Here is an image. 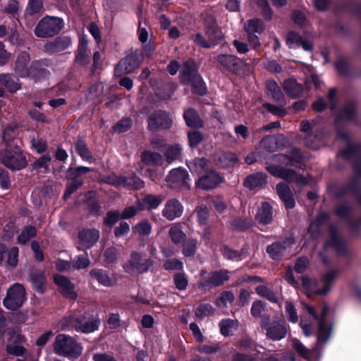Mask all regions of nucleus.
<instances>
[{
	"instance_id": "obj_1",
	"label": "nucleus",
	"mask_w": 361,
	"mask_h": 361,
	"mask_svg": "<svg viewBox=\"0 0 361 361\" xmlns=\"http://www.w3.org/2000/svg\"><path fill=\"white\" fill-rule=\"evenodd\" d=\"M302 305L309 314L318 321L319 331L317 334V345L314 348L310 350L305 348V346L296 338L293 339L292 342L293 348L298 353V354L309 360L312 357V355L316 353L318 345L325 343L330 337L331 329L326 326L325 323V317L329 312V308L326 305H324L321 315L318 317L312 306L306 303H302Z\"/></svg>"
},
{
	"instance_id": "obj_2",
	"label": "nucleus",
	"mask_w": 361,
	"mask_h": 361,
	"mask_svg": "<svg viewBox=\"0 0 361 361\" xmlns=\"http://www.w3.org/2000/svg\"><path fill=\"white\" fill-rule=\"evenodd\" d=\"M53 350L56 355L71 360L77 359L82 353L81 345L74 338L63 334L56 336Z\"/></svg>"
},
{
	"instance_id": "obj_3",
	"label": "nucleus",
	"mask_w": 361,
	"mask_h": 361,
	"mask_svg": "<svg viewBox=\"0 0 361 361\" xmlns=\"http://www.w3.org/2000/svg\"><path fill=\"white\" fill-rule=\"evenodd\" d=\"M337 273L336 271H329L326 273L321 280L322 288H317V283L314 280H312L307 276L302 278V285L305 290L306 294L308 297L313 295H324L327 294L336 279Z\"/></svg>"
},
{
	"instance_id": "obj_4",
	"label": "nucleus",
	"mask_w": 361,
	"mask_h": 361,
	"mask_svg": "<svg viewBox=\"0 0 361 361\" xmlns=\"http://www.w3.org/2000/svg\"><path fill=\"white\" fill-rule=\"evenodd\" d=\"M181 82L191 85L192 91L202 95L206 92V86L201 77L197 74L196 66L192 60L185 62L184 68L180 73Z\"/></svg>"
},
{
	"instance_id": "obj_5",
	"label": "nucleus",
	"mask_w": 361,
	"mask_h": 361,
	"mask_svg": "<svg viewBox=\"0 0 361 361\" xmlns=\"http://www.w3.org/2000/svg\"><path fill=\"white\" fill-rule=\"evenodd\" d=\"M63 27V21L61 18L46 16L38 22L34 33L39 38L52 37L58 35Z\"/></svg>"
},
{
	"instance_id": "obj_6",
	"label": "nucleus",
	"mask_w": 361,
	"mask_h": 361,
	"mask_svg": "<svg viewBox=\"0 0 361 361\" xmlns=\"http://www.w3.org/2000/svg\"><path fill=\"white\" fill-rule=\"evenodd\" d=\"M0 159L4 166L12 170H20L27 166L25 157L16 145H8L1 152Z\"/></svg>"
},
{
	"instance_id": "obj_7",
	"label": "nucleus",
	"mask_w": 361,
	"mask_h": 361,
	"mask_svg": "<svg viewBox=\"0 0 361 361\" xmlns=\"http://www.w3.org/2000/svg\"><path fill=\"white\" fill-rule=\"evenodd\" d=\"M261 327L267 336L273 341H279L285 338L287 328L282 319H271L269 317H263Z\"/></svg>"
},
{
	"instance_id": "obj_8",
	"label": "nucleus",
	"mask_w": 361,
	"mask_h": 361,
	"mask_svg": "<svg viewBox=\"0 0 361 361\" xmlns=\"http://www.w3.org/2000/svg\"><path fill=\"white\" fill-rule=\"evenodd\" d=\"M25 300V288L22 284L16 283L7 290L3 305L8 310H17L22 307Z\"/></svg>"
},
{
	"instance_id": "obj_9",
	"label": "nucleus",
	"mask_w": 361,
	"mask_h": 361,
	"mask_svg": "<svg viewBox=\"0 0 361 361\" xmlns=\"http://www.w3.org/2000/svg\"><path fill=\"white\" fill-rule=\"evenodd\" d=\"M25 338L21 334V331L18 328H14L9 332V338L6 345L8 353L16 356L24 355L26 349L23 346Z\"/></svg>"
},
{
	"instance_id": "obj_10",
	"label": "nucleus",
	"mask_w": 361,
	"mask_h": 361,
	"mask_svg": "<svg viewBox=\"0 0 361 361\" xmlns=\"http://www.w3.org/2000/svg\"><path fill=\"white\" fill-rule=\"evenodd\" d=\"M267 170L273 176L281 178L289 182H295L299 186H303L309 183L307 177L298 176L292 169H286L276 166H269Z\"/></svg>"
},
{
	"instance_id": "obj_11",
	"label": "nucleus",
	"mask_w": 361,
	"mask_h": 361,
	"mask_svg": "<svg viewBox=\"0 0 361 361\" xmlns=\"http://www.w3.org/2000/svg\"><path fill=\"white\" fill-rule=\"evenodd\" d=\"M167 185L172 188H189L190 178L187 171L182 168L172 169L166 178Z\"/></svg>"
},
{
	"instance_id": "obj_12",
	"label": "nucleus",
	"mask_w": 361,
	"mask_h": 361,
	"mask_svg": "<svg viewBox=\"0 0 361 361\" xmlns=\"http://www.w3.org/2000/svg\"><path fill=\"white\" fill-rule=\"evenodd\" d=\"M104 181L111 185L123 186L133 190L141 189L145 186L144 181L135 176L126 178L122 176L111 174L106 177Z\"/></svg>"
},
{
	"instance_id": "obj_13",
	"label": "nucleus",
	"mask_w": 361,
	"mask_h": 361,
	"mask_svg": "<svg viewBox=\"0 0 361 361\" xmlns=\"http://www.w3.org/2000/svg\"><path fill=\"white\" fill-rule=\"evenodd\" d=\"M142 61V56L137 52L130 54L121 59L115 68V73L121 76L133 72Z\"/></svg>"
},
{
	"instance_id": "obj_14",
	"label": "nucleus",
	"mask_w": 361,
	"mask_h": 361,
	"mask_svg": "<svg viewBox=\"0 0 361 361\" xmlns=\"http://www.w3.org/2000/svg\"><path fill=\"white\" fill-rule=\"evenodd\" d=\"M153 262L147 259L142 261V256L137 252H133L130 260L124 266L126 271L130 273H143L152 265Z\"/></svg>"
},
{
	"instance_id": "obj_15",
	"label": "nucleus",
	"mask_w": 361,
	"mask_h": 361,
	"mask_svg": "<svg viewBox=\"0 0 361 361\" xmlns=\"http://www.w3.org/2000/svg\"><path fill=\"white\" fill-rule=\"evenodd\" d=\"M172 118L164 111H159L151 114L148 118V128L152 131L168 129L172 126Z\"/></svg>"
},
{
	"instance_id": "obj_16",
	"label": "nucleus",
	"mask_w": 361,
	"mask_h": 361,
	"mask_svg": "<svg viewBox=\"0 0 361 361\" xmlns=\"http://www.w3.org/2000/svg\"><path fill=\"white\" fill-rule=\"evenodd\" d=\"M229 279V271L226 269L215 271L211 273L208 279H203L199 283V287L204 290H209L222 285Z\"/></svg>"
},
{
	"instance_id": "obj_17",
	"label": "nucleus",
	"mask_w": 361,
	"mask_h": 361,
	"mask_svg": "<svg viewBox=\"0 0 361 361\" xmlns=\"http://www.w3.org/2000/svg\"><path fill=\"white\" fill-rule=\"evenodd\" d=\"M89 171L87 167H76L71 168L68 171L67 178L73 179V181L67 186L66 190L64 194V198L66 199L70 197L80 186L82 185V180L78 178L79 176L86 173Z\"/></svg>"
},
{
	"instance_id": "obj_18",
	"label": "nucleus",
	"mask_w": 361,
	"mask_h": 361,
	"mask_svg": "<svg viewBox=\"0 0 361 361\" xmlns=\"http://www.w3.org/2000/svg\"><path fill=\"white\" fill-rule=\"evenodd\" d=\"M223 181V178L215 171L210 170L199 178L196 186L202 190H212Z\"/></svg>"
},
{
	"instance_id": "obj_19",
	"label": "nucleus",
	"mask_w": 361,
	"mask_h": 361,
	"mask_svg": "<svg viewBox=\"0 0 361 361\" xmlns=\"http://www.w3.org/2000/svg\"><path fill=\"white\" fill-rule=\"evenodd\" d=\"M30 61V55L26 51H22L18 55L14 71L18 77L25 78L31 75L35 78V75L32 73V68H29Z\"/></svg>"
},
{
	"instance_id": "obj_20",
	"label": "nucleus",
	"mask_w": 361,
	"mask_h": 361,
	"mask_svg": "<svg viewBox=\"0 0 361 361\" xmlns=\"http://www.w3.org/2000/svg\"><path fill=\"white\" fill-rule=\"evenodd\" d=\"M217 61L221 66L227 71L237 73L242 67V61L236 56L231 54H220Z\"/></svg>"
},
{
	"instance_id": "obj_21",
	"label": "nucleus",
	"mask_w": 361,
	"mask_h": 361,
	"mask_svg": "<svg viewBox=\"0 0 361 361\" xmlns=\"http://www.w3.org/2000/svg\"><path fill=\"white\" fill-rule=\"evenodd\" d=\"M183 212V206L176 199H172L166 203L162 210V215L169 221L180 217Z\"/></svg>"
},
{
	"instance_id": "obj_22",
	"label": "nucleus",
	"mask_w": 361,
	"mask_h": 361,
	"mask_svg": "<svg viewBox=\"0 0 361 361\" xmlns=\"http://www.w3.org/2000/svg\"><path fill=\"white\" fill-rule=\"evenodd\" d=\"M71 44L72 41L69 37L61 36L54 41L46 43L44 49L47 52L57 53L66 50Z\"/></svg>"
},
{
	"instance_id": "obj_23",
	"label": "nucleus",
	"mask_w": 361,
	"mask_h": 361,
	"mask_svg": "<svg viewBox=\"0 0 361 361\" xmlns=\"http://www.w3.org/2000/svg\"><path fill=\"white\" fill-rule=\"evenodd\" d=\"M293 243V238L289 237L283 242H276L269 245L267 247V252L272 259H276L280 257L283 250Z\"/></svg>"
},
{
	"instance_id": "obj_24",
	"label": "nucleus",
	"mask_w": 361,
	"mask_h": 361,
	"mask_svg": "<svg viewBox=\"0 0 361 361\" xmlns=\"http://www.w3.org/2000/svg\"><path fill=\"white\" fill-rule=\"evenodd\" d=\"M267 182V176L264 173L257 172L247 176L243 184L245 187L252 190L264 186Z\"/></svg>"
},
{
	"instance_id": "obj_25",
	"label": "nucleus",
	"mask_w": 361,
	"mask_h": 361,
	"mask_svg": "<svg viewBox=\"0 0 361 361\" xmlns=\"http://www.w3.org/2000/svg\"><path fill=\"white\" fill-rule=\"evenodd\" d=\"M255 219L260 224H269L272 220V207L267 202H262L258 207Z\"/></svg>"
},
{
	"instance_id": "obj_26",
	"label": "nucleus",
	"mask_w": 361,
	"mask_h": 361,
	"mask_svg": "<svg viewBox=\"0 0 361 361\" xmlns=\"http://www.w3.org/2000/svg\"><path fill=\"white\" fill-rule=\"evenodd\" d=\"M276 192L287 208L290 209L295 206V200L287 184L284 183H279L276 185Z\"/></svg>"
},
{
	"instance_id": "obj_27",
	"label": "nucleus",
	"mask_w": 361,
	"mask_h": 361,
	"mask_svg": "<svg viewBox=\"0 0 361 361\" xmlns=\"http://www.w3.org/2000/svg\"><path fill=\"white\" fill-rule=\"evenodd\" d=\"M54 281L61 288L63 294L71 298H76V294L73 291V285L68 278L61 275H56L54 276Z\"/></svg>"
},
{
	"instance_id": "obj_28",
	"label": "nucleus",
	"mask_w": 361,
	"mask_h": 361,
	"mask_svg": "<svg viewBox=\"0 0 361 361\" xmlns=\"http://www.w3.org/2000/svg\"><path fill=\"white\" fill-rule=\"evenodd\" d=\"M162 202L160 196L147 195L142 201H137V207L140 210L156 209Z\"/></svg>"
},
{
	"instance_id": "obj_29",
	"label": "nucleus",
	"mask_w": 361,
	"mask_h": 361,
	"mask_svg": "<svg viewBox=\"0 0 361 361\" xmlns=\"http://www.w3.org/2000/svg\"><path fill=\"white\" fill-rule=\"evenodd\" d=\"M283 88L288 94L292 97L302 95V87L295 79L290 78L284 81Z\"/></svg>"
},
{
	"instance_id": "obj_30",
	"label": "nucleus",
	"mask_w": 361,
	"mask_h": 361,
	"mask_svg": "<svg viewBox=\"0 0 361 361\" xmlns=\"http://www.w3.org/2000/svg\"><path fill=\"white\" fill-rule=\"evenodd\" d=\"M141 160L146 164L160 166L164 159L161 154L151 151H144L141 154Z\"/></svg>"
},
{
	"instance_id": "obj_31",
	"label": "nucleus",
	"mask_w": 361,
	"mask_h": 361,
	"mask_svg": "<svg viewBox=\"0 0 361 361\" xmlns=\"http://www.w3.org/2000/svg\"><path fill=\"white\" fill-rule=\"evenodd\" d=\"M88 39L87 37H82L79 41L78 54L75 58L77 63L80 64H87V58Z\"/></svg>"
},
{
	"instance_id": "obj_32",
	"label": "nucleus",
	"mask_w": 361,
	"mask_h": 361,
	"mask_svg": "<svg viewBox=\"0 0 361 361\" xmlns=\"http://www.w3.org/2000/svg\"><path fill=\"white\" fill-rule=\"evenodd\" d=\"M219 325L221 334L224 336H228L238 329V322L235 319H222Z\"/></svg>"
},
{
	"instance_id": "obj_33",
	"label": "nucleus",
	"mask_w": 361,
	"mask_h": 361,
	"mask_svg": "<svg viewBox=\"0 0 361 361\" xmlns=\"http://www.w3.org/2000/svg\"><path fill=\"white\" fill-rule=\"evenodd\" d=\"M184 118L186 124L191 128H200L203 122L198 116V114L192 109H188L184 113Z\"/></svg>"
},
{
	"instance_id": "obj_34",
	"label": "nucleus",
	"mask_w": 361,
	"mask_h": 361,
	"mask_svg": "<svg viewBox=\"0 0 361 361\" xmlns=\"http://www.w3.org/2000/svg\"><path fill=\"white\" fill-rule=\"evenodd\" d=\"M328 219V214L326 213H320L317 219L310 224L308 233L313 238H317L319 235V226L325 223Z\"/></svg>"
},
{
	"instance_id": "obj_35",
	"label": "nucleus",
	"mask_w": 361,
	"mask_h": 361,
	"mask_svg": "<svg viewBox=\"0 0 361 361\" xmlns=\"http://www.w3.org/2000/svg\"><path fill=\"white\" fill-rule=\"evenodd\" d=\"M264 28L263 21L258 18L248 20L244 24V30L246 33H261L264 30Z\"/></svg>"
},
{
	"instance_id": "obj_36",
	"label": "nucleus",
	"mask_w": 361,
	"mask_h": 361,
	"mask_svg": "<svg viewBox=\"0 0 361 361\" xmlns=\"http://www.w3.org/2000/svg\"><path fill=\"white\" fill-rule=\"evenodd\" d=\"M169 235L174 244L181 243L186 237L179 224H173L169 231Z\"/></svg>"
},
{
	"instance_id": "obj_37",
	"label": "nucleus",
	"mask_w": 361,
	"mask_h": 361,
	"mask_svg": "<svg viewBox=\"0 0 361 361\" xmlns=\"http://www.w3.org/2000/svg\"><path fill=\"white\" fill-rule=\"evenodd\" d=\"M312 129V126L308 121H302L300 124V130L301 131L307 133L306 137L305 139V145L310 148L317 149L318 147V145L314 142L313 135L310 133ZM314 138L316 140L317 139V137L316 135H314Z\"/></svg>"
},
{
	"instance_id": "obj_38",
	"label": "nucleus",
	"mask_w": 361,
	"mask_h": 361,
	"mask_svg": "<svg viewBox=\"0 0 361 361\" xmlns=\"http://www.w3.org/2000/svg\"><path fill=\"white\" fill-rule=\"evenodd\" d=\"M182 147L179 144L169 145L164 152V157L167 162L171 164L180 157Z\"/></svg>"
},
{
	"instance_id": "obj_39",
	"label": "nucleus",
	"mask_w": 361,
	"mask_h": 361,
	"mask_svg": "<svg viewBox=\"0 0 361 361\" xmlns=\"http://www.w3.org/2000/svg\"><path fill=\"white\" fill-rule=\"evenodd\" d=\"M0 82L11 92H15L20 89V85L13 80L12 75L9 74H1Z\"/></svg>"
},
{
	"instance_id": "obj_40",
	"label": "nucleus",
	"mask_w": 361,
	"mask_h": 361,
	"mask_svg": "<svg viewBox=\"0 0 361 361\" xmlns=\"http://www.w3.org/2000/svg\"><path fill=\"white\" fill-rule=\"evenodd\" d=\"M152 224L147 219H143L133 228V232L139 235H148L152 231Z\"/></svg>"
},
{
	"instance_id": "obj_41",
	"label": "nucleus",
	"mask_w": 361,
	"mask_h": 361,
	"mask_svg": "<svg viewBox=\"0 0 361 361\" xmlns=\"http://www.w3.org/2000/svg\"><path fill=\"white\" fill-rule=\"evenodd\" d=\"M79 249H89L90 247V231L82 228L78 232Z\"/></svg>"
},
{
	"instance_id": "obj_42",
	"label": "nucleus",
	"mask_w": 361,
	"mask_h": 361,
	"mask_svg": "<svg viewBox=\"0 0 361 361\" xmlns=\"http://www.w3.org/2000/svg\"><path fill=\"white\" fill-rule=\"evenodd\" d=\"M51 159V158L49 155H43L32 164V167L34 169L47 172L49 170Z\"/></svg>"
},
{
	"instance_id": "obj_43",
	"label": "nucleus",
	"mask_w": 361,
	"mask_h": 361,
	"mask_svg": "<svg viewBox=\"0 0 361 361\" xmlns=\"http://www.w3.org/2000/svg\"><path fill=\"white\" fill-rule=\"evenodd\" d=\"M267 89L274 100L281 101L283 98V93L280 90L277 83L275 81H267Z\"/></svg>"
},
{
	"instance_id": "obj_44",
	"label": "nucleus",
	"mask_w": 361,
	"mask_h": 361,
	"mask_svg": "<svg viewBox=\"0 0 361 361\" xmlns=\"http://www.w3.org/2000/svg\"><path fill=\"white\" fill-rule=\"evenodd\" d=\"M94 276L99 283L105 286H111L115 283V279L113 277H109L106 273L97 271L92 273V277Z\"/></svg>"
},
{
	"instance_id": "obj_45",
	"label": "nucleus",
	"mask_w": 361,
	"mask_h": 361,
	"mask_svg": "<svg viewBox=\"0 0 361 361\" xmlns=\"http://www.w3.org/2000/svg\"><path fill=\"white\" fill-rule=\"evenodd\" d=\"M187 165L192 173H199L204 169L207 160L204 158H196L189 161Z\"/></svg>"
},
{
	"instance_id": "obj_46",
	"label": "nucleus",
	"mask_w": 361,
	"mask_h": 361,
	"mask_svg": "<svg viewBox=\"0 0 361 361\" xmlns=\"http://www.w3.org/2000/svg\"><path fill=\"white\" fill-rule=\"evenodd\" d=\"M31 279L35 288L38 292L42 293L44 291V285L45 283V279L43 272L37 271L32 273L31 275Z\"/></svg>"
},
{
	"instance_id": "obj_47",
	"label": "nucleus",
	"mask_w": 361,
	"mask_h": 361,
	"mask_svg": "<svg viewBox=\"0 0 361 361\" xmlns=\"http://www.w3.org/2000/svg\"><path fill=\"white\" fill-rule=\"evenodd\" d=\"M197 241L195 238L188 239L183 244V254L185 257L193 256L197 250Z\"/></svg>"
},
{
	"instance_id": "obj_48",
	"label": "nucleus",
	"mask_w": 361,
	"mask_h": 361,
	"mask_svg": "<svg viewBox=\"0 0 361 361\" xmlns=\"http://www.w3.org/2000/svg\"><path fill=\"white\" fill-rule=\"evenodd\" d=\"M256 293L264 298H266L267 300L272 302H278V297L273 291L269 290L265 286H259L255 289Z\"/></svg>"
},
{
	"instance_id": "obj_49",
	"label": "nucleus",
	"mask_w": 361,
	"mask_h": 361,
	"mask_svg": "<svg viewBox=\"0 0 361 361\" xmlns=\"http://www.w3.org/2000/svg\"><path fill=\"white\" fill-rule=\"evenodd\" d=\"M36 228L33 226H26L18 236V243L25 244L36 235Z\"/></svg>"
},
{
	"instance_id": "obj_50",
	"label": "nucleus",
	"mask_w": 361,
	"mask_h": 361,
	"mask_svg": "<svg viewBox=\"0 0 361 361\" xmlns=\"http://www.w3.org/2000/svg\"><path fill=\"white\" fill-rule=\"evenodd\" d=\"M173 282L176 288L179 290H186L188 286V279L184 273H178L173 276Z\"/></svg>"
},
{
	"instance_id": "obj_51",
	"label": "nucleus",
	"mask_w": 361,
	"mask_h": 361,
	"mask_svg": "<svg viewBox=\"0 0 361 361\" xmlns=\"http://www.w3.org/2000/svg\"><path fill=\"white\" fill-rule=\"evenodd\" d=\"M302 40V39L299 34L295 32H290L287 35L286 44L290 49L296 48L300 47Z\"/></svg>"
},
{
	"instance_id": "obj_52",
	"label": "nucleus",
	"mask_w": 361,
	"mask_h": 361,
	"mask_svg": "<svg viewBox=\"0 0 361 361\" xmlns=\"http://www.w3.org/2000/svg\"><path fill=\"white\" fill-rule=\"evenodd\" d=\"M302 156L298 149H294L293 154L290 157L280 156L279 160L281 162L290 165H294L295 163H299L301 160Z\"/></svg>"
},
{
	"instance_id": "obj_53",
	"label": "nucleus",
	"mask_w": 361,
	"mask_h": 361,
	"mask_svg": "<svg viewBox=\"0 0 361 361\" xmlns=\"http://www.w3.org/2000/svg\"><path fill=\"white\" fill-rule=\"evenodd\" d=\"M234 295L230 291L223 292L219 298L216 301V304L219 307H224L228 303H231L234 300Z\"/></svg>"
},
{
	"instance_id": "obj_54",
	"label": "nucleus",
	"mask_w": 361,
	"mask_h": 361,
	"mask_svg": "<svg viewBox=\"0 0 361 361\" xmlns=\"http://www.w3.org/2000/svg\"><path fill=\"white\" fill-rule=\"evenodd\" d=\"M221 252L226 258L231 260L242 259L244 255L243 252H239L238 251L233 250L227 246L222 247Z\"/></svg>"
},
{
	"instance_id": "obj_55",
	"label": "nucleus",
	"mask_w": 361,
	"mask_h": 361,
	"mask_svg": "<svg viewBox=\"0 0 361 361\" xmlns=\"http://www.w3.org/2000/svg\"><path fill=\"white\" fill-rule=\"evenodd\" d=\"M207 37L212 47L214 46L216 42L222 38V32L216 27H212L207 31Z\"/></svg>"
},
{
	"instance_id": "obj_56",
	"label": "nucleus",
	"mask_w": 361,
	"mask_h": 361,
	"mask_svg": "<svg viewBox=\"0 0 361 361\" xmlns=\"http://www.w3.org/2000/svg\"><path fill=\"white\" fill-rule=\"evenodd\" d=\"M75 326L76 330L78 331H81L83 333L90 332V324L89 318H86L85 317H80L77 318Z\"/></svg>"
},
{
	"instance_id": "obj_57",
	"label": "nucleus",
	"mask_w": 361,
	"mask_h": 361,
	"mask_svg": "<svg viewBox=\"0 0 361 361\" xmlns=\"http://www.w3.org/2000/svg\"><path fill=\"white\" fill-rule=\"evenodd\" d=\"M88 265L89 259L87 252L78 255L73 262V266L77 269L86 268Z\"/></svg>"
},
{
	"instance_id": "obj_58",
	"label": "nucleus",
	"mask_w": 361,
	"mask_h": 361,
	"mask_svg": "<svg viewBox=\"0 0 361 361\" xmlns=\"http://www.w3.org/2000/svg\"><path fill=\"white\" fill-rule=\"evenodd\" d=\"M21 10L19 0H8L5 7V12L8 15L15 16Z\"/></svg>"
},
{
	"instance_id": "obj_59",
	"label": "nucleus",
	"mask_w": 361,
	"mask_h": 361,
	"mask_svg": "<svg viewBox=\"0 0 361 361\" xmlns=\"http://www.w3.org/2000/svg\"><path fill=\"white\" fill-rule=\"evenodd\" d=\"M286 313L290 322L296 323L298 321V316L293 304L287 301L286 302Z\"/></svg>"
},
{
	"instance_id": "obj_60",
	"label": "nucleus",
	"mask_w": 361,
	"mask_h": 361,
	"mask_svg": "<svg viewBox=\"0 0 361 361\" xmlns=\"http://www.w3.org/2000/svg\"><path fill=\"white\" fill-rule=\"evenodd\" d=\"M355 113V107L353 104L346 105L341 112L338 119L350 120Z\"/></svg>"
},
{
	"instance_id": "obj_61",
	"label": "nucleus",
	"mask_w": 361,
	"mask_h": 361,
	"mask_svg": "<svg viewBox=\"0 0 361 361\" xmlns=\"http://www.w3.org/2000/svg\"><path fill=\"white\" fill-rule=\"evenodd\" d=\"M188 137L190 146L194 147L202 142L203 135L200 132L190 131L188 133Z\"/></svg>"
},
{
	"instance_id": "obj_62",
	"label": "nucleus",
	"mask_w": 361,
	"mask_h": 361,
	"mask_svg": "<svg viewBox=\"0 0 361 361\" xmlns=\"http://www.w3.org/2000/svg\"><path fill=\"white\" fill-rule=\"evenodd\" d=\"M263 108L265 109L269 112L271 113L272 114L280 117H283L286 116L287 114L286 111L283 108L268 103L264 104Z\"/></svg>"
},
{
	"instance_id": "obj_63",
	"label": "nucleus",
	"mask_w": 361,
	"mask_h": 361,
	"mask_svg": "<svg viewBox=\"0 0 361 361\" xmlns=\"http://www.w3.org/2000/svg\"><path fill=\"white\" fill-rule=\"evenodd\" d=\"M164 268L166 270H182L183 263L177 259H169L164 264Z\"/></svg>"
},
{
	"instance_id": "obj_64",
	"label": "nucleus",
	"mask_w": 361,
	"mask_h": 361,
	"mask_svg": "<svg viewBox=\"0 0 361 361\" xmlns=\"http://www.w3.org/2000/svg\"><path fill=\"white\" fill-rule=\"evenodd\" d=\"M121 218V215L118 211H111L106 214L104 224L109 226H112L118 220Z\"/></svg>"
}]
</instances>
